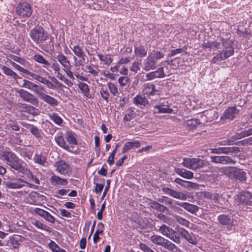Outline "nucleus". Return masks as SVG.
I'll return each mask as SVG.
<instances>
[{"mask_svg":"<svg viewBox=\"0 0 252 252\" xmlns=\"http://www.w3.org/2000/svg\"><path fill=\"white\" fill-rule=\"evenodd\" d=\"M222 51L218 53L211 60V63H216L217 62L224 60L234 53L233 42L228 39L221 38Z\"/></svg>","mask_w":252,"mask_h":252,"instance_id":"obj_1","label":"nucleus"},{"mask_svg":"<svg viewBox=\"0 0 252 252\" xmlns=\"http://www.w3.org/2000/svg\"><path fill=\"white\" fill-rule=\"evenodd\" d=\"M3 159L6 161V163L13 169L22 173H24L27 170L21 163V160L12 152H4L2 155Z\"/></svg>","mask_w":252,"mask_h":252,"instance_id":"obj_2","label":"nucleus"},{"mask_svg":"<svg viewBox=\"0 0 252 252\" xmlns=\"http://www.w3.org/2000/svg\"><path fill=\"white\" fill-rule=\"evenodd\" d=\"M30 36L36 44L42 43L48 38V34L47 32L41 27L35 28L31 30Z\"/></svg>","mask_w":252,"mask_h":252,"instance_id":"obj_3","label":"nucleus"},{"mask_svg":"<svg viewBox=\"0 0 252 252\" xmlns=\"http://www.w3.org/2000/svg\"><path fill=\"white\" fill-rule=\"evenodd\" d=\"M158 232L163 235L169 238L176 243L179 244L181 242L180 237L175 235L176 231L172 228L162 224L159 226Z\"/></svg>","mask_w":252,"mask_h":252,"instance_id":"obj_4","label":"nucleus"},{"mask_svg":"<svg viewBox=\"0 0 252 252\" xmlns=\"http://www.w3.org/2000/svg\"><path fill=\"white\" fill-rule=\"evenodd\" d=\"M16 11L18 15L29 17L32 14L31 6L26 2H20L16 7Z\"/></svg>","mask_w":252,"mask_h":252,"instance_id":"obj_5","label":"nucleus"},{"mask_svg":"<svg viewBox=\"0 0 252 252\" xmlns=\"http://www.w3.org/2000/svg\"><path fill=\"white\" fill-rule=\"evenodd\" d=\"M17 93L19 94V96L25 101L30 102L33 105L37 104L38 103L37 98L34 95L30 93L28 91L23 89H20L17 91Z\"/></svg>","mask_w":252,"mask_h":252,"instance_id":"obj_6","label":"nucleus"},{"mask_svg":"<svg viewBox=\"0 0 252 252\" xmlns=\"http://www.w3.org/2000/svg\"><path fill=\"white\" fill-rule=\"evenodd\" d=\"M27 182L21 178H17L10 180L5 182L7 187L12 189H19L25 187Z\"/></svg>","mask_w":252,"mask_h":252,"instance_id":"obj_7","label":"nucleus"},{"mask_svg":"<svg viewBox=\"0 0 252 252\" xmlns=\"http://www.w3.org/2000/svg\"><path fill=\"white\" fill-rule=\"evenodd\" d=\"M165 74L163 67L158 68L156 71H152L146 74L145 80L150 81L156 78H162L165 77Z\"/></svg>","mask_w":252,"mask_h":252,"instance_id":"obj_8","label":"nucleus"},{"mask_svg":"<svg viewBox=\"0 0 252 252\" xmlns=\"http://www.w3.org/2000/svg\"><path fill=\"white\" fill-rule=\"evenodd\" d=\"M210 158L211 162L217 163L226 164H235L236 162L228 156H211Z\"/></svg>","mask_w":252,"mask_h":252,"instance_id":"obj_9","label":"nucleus"},{"mask_svg":"<svg viewBox=\"0 0 252 252\" xmlns=\"http://www.w3.org/2000/svg\"><path fill=\"white\" fill-rule=\"evenodd\" d=\"M239 113V110L235 107H230L225 110L221 119L233 120Z\"/></svg>","mask_w":252,"mask_h":252,"instance_id":"obj_10","label":"nucleus"},{"mask_svg":"<svg viewBox=\"0 0 252 252\" xmlns=\"http://www.w3.org/2000/svg\"><path fill=\"white\" fill-rule=\"evenodd\" d=\"M237 201L246 205L252 204V195L249 191H244L237 196Z\"/></svg>","mask_w":252,"mask_h":252,"instance_id":"obj_11","label":"nucleus"},{"mask_svg":"<svg viewBox=\"0 0 252 252\" xmlns=\"http://www.w3.org/2000/svg\"><path fill=\"white\" fill-rule=\"evenodd\" d=\"M55 166L56 170L61 174H66L71 171L69 165L63 160H60L56 162Z\"/></svg>","mask_w":252,"mask_h":252,"instance_id":"obj_12","label":"nucleus"},{"mask_svg":"<svg viewBox=\"0 0 252 252\" xmlns=\"http://www.w3.org/2000/svg\"><path fill=\"white\" fill-rule=\"evenodd\" d=\"M157 62L154 61L149 55L143 62V69L146 71L154 70L156 68Z\"/></svg>","mask_w":252,"mask_h":252,"instance_id":"obj_13","label":"nucleus"},{"mask_svg":"<svg viewBox=\"0 0 252 252\" xmlns=\"http://www.w3.org/2000/svg\"><path fill=\"white\" fill-rule=\"evenodd\" d=\"M173 110L170 108L168 105L163 104L156 105L154 107L155 113H172Z\"/></svg>","mask_w":252,"mask_h":252,"instance_id":"obj_14","label":"nucleus"},{"mask_svg":"<svg viewBox=\"0 0 252 252\" xmlns=\"http://www.w3.org/2000/svg\"><path fill=\"white\" fill-rule=\"evenodd\" d=\"M30 75L32 78L37 80V81H39L40 82L46 85L49 88L53 89L54 88V85H53V84L46 78L42 77L40 76L37 75L36 74L32 73V72L31 73V74Z\"/></svg>","mask_w":252,"mask_h":252,"instance_id":"obj_15","label":"nucleus"},{"mask_svg":"<svg viewBox=\"0 0 252 252\" xmlns=\"http://www.w3.org/2000/svg\"><path fill=\"white\" fill-rule=\"evenodd\" d=\"M51 183L55 186L59 185L65 186L68 184V181L66 179H63L60 177L53 175L50 178Z\"/></svg>","mask_w":252,"mask_h":252,"instance_id":"obj_16","label":"nucleus"},{"mask_svg":"<svg viewBox=\"0 0 252 252\" xmlns=\"http://www.w3.org/2000/svg\"><path fill=\"white\" fill-rule=\"evenodd\" d=\"M175 172L184 178L191 179L193 177V173L190 171L182 168H175Z\"/></svg>","mask_w":252,"mask_h":252,"instance_id":"obj_17","label":"nucleus"},{"mask_svg":"<svg viewBox=\"0 0 252 252\" xmlns=\"http://www.w3.org/2000/svg\"><path fill=\"white\" fill-rule=\"evenodd\" d=\"M143 87L144 93L147 95H153L157 92L155 86L151 83L144 84Z\"/></svg>","mask_w":252,"mask_h":252,"instance_id":"obj_18","label":"nucleus"},{"mask_svg":"<svg viewBox=\"0 0 252 252\" xmlns=\"http://www.w3.org/2000/svg\"><path fill=\"white\" fill-rule=\"evenodd\" d=\"M56 59L63 66V68L67 69L68 67H71V65L67 57L63 54H60L57 56Z\"/></svg>","mask_w":252,"mask_h":252,"instance_id":"obj_19","label":"nucleus"},{"mask_svg":"<svg viewBox=\"0 0 252 252\" xmlns=\"http://www.w3.org/2000/svg\"><path fill=\"white\" fill-rule=\"evenodd\" d=\"M236 168V167L234 166L224 167L220 168L219 171L220 173L228 176L231 179H232L234 174L235 173Z\"/></svg>","mask_w":252,"mask_h":252,"instance_id":"obj_20","label":"nucleus"},{"mask_svg":"<svg viewBox=\"0 0 252 252\" xmlns=\"http://www.w3.org/2000/svg\"><path fill=\"white\" fill-rule=\"evenodd\" d=\"M232 179L245 181L247 179L246 173L242 169L236 167Z\"/></svg>","mask_w":252,"mask_h":252,"instance_id":"obj_21","label":"nucleus"},{"mask_svg":"<svg viewBox=\"0 0 252 252\" xmlns=\"http://www.w3.org/2000/svg\"><path fill=\"white\" fill-rule=\"evenodd\" d=\"M140 146V142L139 141H134V142H126L122 149V153H126L127 151L133 149V148H139Z\"/></svg>","mask_w":252,"mask_h":252,"instance_id":"obj_22","label":"nucleus"},{"mask_svg":"<svg viewBox=\"0 0 252 252\" xmlns=\"http://www.w3.org/2000/svg\"><path fill=\"white\" fill-rule=\"evenodd\" d=\"M177 204L191 213H194L198 210L197 206L188 203L178 202Z\"/></svg>","mask_w":252,"mask_h":252,"instance_id":"obj_23","label":"nucleus"},{"mask_svg":"<svg viewBox=\"0 0 252 252\" xmlns=\"http://www.w3.org/2000/svg\"><path fill=\"white\" fill-rule=\"evenodd\" d=\"M150 240L155 245L163 247L166 239L159 235H154L150 237Z\"/></svg>","mask_w":252,"mask_h":252,"instance_id":"obj_24","label":"nucleus"},{"mask_svg":"<svg viewBox=\"0 0 252 252\" xmlns=\"http://www.w3.org/2000/svg\"><path fill=\"white\" fill-rule=\"evenodd\" d=\"M21 109L22 111L28 113L33 116H36L38 114L37 109L32 106L26 104H22Z\"/></svg>","mask_w":252,"mask_h":252,"instance_id":"obj_25","label":"nucleus"},{"mask_svg":"<svg viewBox=\"0 0 252 252\" xmlns=\"http://www.w3.org/2000/svg\"><path fill=\"white\" fill-rule=\"evenodd\" d=\"M71 49L76 56L84 60V57L86 55L82 47L76 45L73 47H71Z\"/></svg>","mask_w":252,"mask_h":252,"instance_id":"obj_26","label":"nucleus"},{"mask_svg":"<svg viewBox=\"0 0 252 252\" xmlns=\"http://www.w3.org/2000/svg\"><path fill=\"white\" fill-rule=\"evenodd\" d=\"M41 100L52 107H56L59 104V102L56 99L46 94H44Z\"/></svg>","mask_w":252,"mask_h":252,"instance_id":"obj_27","label":"nucleus"},{"mask_svg":"<svg viewBox=\"0 0 252 252\" xmlns=\"http://www.w3.org/2000/svg\"><path fill=\"white\" fill-rule=\"evenodd\" d=\"M218 220L222 225H231L233 222L232 220L225 215L219 216Z\"/></svg>","mask_w":252,"mask_h":252,"instance_id":"obj_28","label":"nucleus"},{"mask_svg":"<svg viewBox=\"0 0 252 252\" xmlns=\"http://www.w3.org/2000/svg\"><path fill=\"white\" fill-rule=\"evenodd\" d=\"M97 56L98 57L100 61L105 65H109L113 61V59L111 57V56L108 54H99L97 55Z\"/></svg>","mask_w":252,"mask_h":252,"instance_id":"obj_29","label":"nucleus"},{"mask_svg":"<svg viewBox=\"0 0 252 252\" xmlns=\"http://www.w3.org/2000/svg\"><path fill=\"white\" fill-rule=\"evenodd\" d=\"M134 103L137 106H145L148 104V100L144 96L136 95L133 99Z\"/></svg>","mask_w":252,"mask_h":252,"instance_id":"obj_30","label":"nucleus"},{"mask_svg":"<svg viewBox=\"0 0 252 252\" xmlns=\"http://www.w3.org/2000/svg\"><path fill=\"white\" fill-rule=\"evenodd\" d=\"M26 127L28 128L30 132L36 137L39 138L41 136V130L38 129L37 126L30 124H28Z\"/></svg>","mask_w":252,"mask_h":252,"instance_id":"obj_31","label":"nucleus"},{"mask_svg":"<svg viewBox=\"0 0 252 252\" xmlns=\"http://www.w3.org/2000/svg\"><path fill=\"white\" fill-rule=\"evenodd\" d=\"M134 53L137 57L143 58L146 56L147 50H146L142 46L136 47H134Z\"/></svg>","mask_w":252,"mask_h":252,"instance_id":"obj_32","label":"nucleus"},{"mask_svg":"<svg viewBox=\"0 0 252 252\" xmlns=\"http://www.w3.org/2000/svg\"><path fill=\"white\" fill-rule=\"evenodd\" d=\"M33 59L34 61L37 62V63L42 64L44 67L47 68L48 66H50V64L44 58L40 55H35L33 56Z\"/></svg>","mask_w":252,"mask_h":252,"instance_id":"obj_33","label":"nucleus"},{"mask_svg":"<svg viewBox=\"0 0 252 252\" xmlns=\"http://www.w3.org/2000/svg\"><path fill=\"white\" fill-rule=\"evenodd\" d=\"M2 69L3 71V72L6 75L12 77L15 80H17V79H21V77H20L17 74V73H16L12 70H11L9 68L7 67V66H3L2 67Z\"/></svg>","mask_w":252,"mask_h":252,"instance_id":"obj_34","label":"nucleus"},{"mask_svg":"<svg viewBox=\"0 0 252 252\" xmlns=\"http://www.w3.org/2000/svg\"><path fill=\"white\" fill-rule=\"evenodd\" d=\"M201 124L200 121L197 119H191L186 122L187 126L191 129L195 128Z\"/></svg>","mask_w":252,"mask_h":252,"instance_id":"obj_35","label":"nucleus"},{"mask_svg":"<svg viewBox=\"0 0 252 252\" xmlns=\"http://www.w3.org/2000/svg\"><path fill=\"white\" fill-rule=\"evenodd\" d=\"M55 141L57 144L63 149H67L69 148L68 145L66 144L62 135H59L55 137Z\"/></svg>","mask_w":252,"mask_h":252,"instance_id":"obj_36","label":"nucleus"},{"mask_svg":"<svg viewBox=\"0 0 252 252\" xmlns=\"http://www.w3.org/2000/svg\"><path fill=\"white\" fill-rule=\"evenodd\" d=\"M194 160L192 170H196L204 166L205 163L203 160L197 158H194Z\"/></svg>","mask_w":252,"mask_h":252,"instance_id":"obj_37","label":"nucleus"},{"mask_svg":"<svg viewBox=\"0 0 252 252\" xmlns=\"http://www.w3.org/2000/svg\"><path fill=\"white\" fill-rule=\"evenodd\" d=\"M34 161L35 163H38L42 166H45L47 163L45 157L42 154H35Z\"/></svg>","mask_w":252,"mask_h":252,"instance_id":"obj_38","label":"nucleus"},{"mask_svg":"<svg viewBox=\"0 0 252 252\" xmlns=\"http://www.w3.org/2000/svg\"><path fill=\"white\" fill-rule=\"evenodd\" d=\"M32 224L36 226L37 228L40 229L41 230H43L46 231L50 232L51 228L47 226L46 225L42 223L40 221L37 220H35L34 222H32Z\"/></svg>","mask_w":252,"mask_h":252,"instance_id":"obj_39","label":"nucleus"},{"mask_svg":"<svg viewBox=\"0 0 252 252\" xmlns=\"http://www.w3.org/2000/svg\"><path fill=\"white\" fill-rule=\"evenodd\" d=\"M21 238V237L19 235H14L10 238V243L14 248L18 247Z\"/></svg>","mask_w":252,"mask_h":252,"instance_id":"obj_40","label":"nucleus"},{"mask_svg":"<svg viewBox=\"0 0 252 252\" xmlns=\"http://www.w3.org/2000/svg\"><path fill=\"white\" fill-rule=\"evenodd\" d=\"M157 218L159 219L162 222L166 223L168 225H171L173 222V220L172 218H169L163 214H159L157 216Z\"/></svg>","mask_w":252,"mask_h":252,"instance_id":"obj_41","label":"nucleus"},{"mask_svg":"<svg viewBox=\"0 0 252 252\" xmlns=\"http://www.w3.org/2000/svg\"><path fill=\"white\" fill-rule=\"evenodd\" d=\"M150 57H151L154 61L157 62V60H160L163 58L164 56V54L160 51H155L153 53H150L149 54Z\"/></svg>","mask_w":252,"mask_h":252,"instance_id":"obj_42","label":"nucleus"},{"mask_svg":"<svg viewBox=\"0 0 252 252\" xmlns=\"http://www.w3.org/2000/svg\"><path fill=\"white\" fill-rule=\"evenodd\" d=\"M10 64L14 68H15L17 70H19L20 72H22L23 73H25V74L29 75L31 74V72L29 70H27V69H26L21 67V66H20L18 64L16 63L15 62H12V61H10Z\"/></svg>","mask_w":252,"mask_h":252,"instance_id":"obj_43","label":"nucleus"},{"mask_svg":"<svg viewBox=\"0 0 252 252\" xmlns=\"http://www.w3.org/2000/svg\"><path fill=\"white\" fill-rule=\"evenodd\" d=\"M173 216L179 224L187 227H189V222L188 220L176 215Z\"/></svg>","mask_w":252,"mask_h":252,"instance_id":"obj_44","label":"nucleus"},{"mask_svg":"<svg viewBox=\"0 0 252 252\" xmlns=\"http://www.w3.org/2000/svg\"><path fill=\"white\" fill-rule=\"evenodd\" d=\"M194 158H184L182 165L188 168L192 169Z\"/></svg>","mask_w":252,"mask_h":252,"instance_id":"obj_45","label":"nucleus"},{"mask_svg":"<svg viewBox=\"0 0 252 252\" xmlns=\"http://www.w3.org/2000/svg\"><path fill=\"white\" fill-rule=\"evenodd\" d=\"M78 86L81 91L85 94V95L87 96L90 92V89L88 85L86 83L79 82L78 84Z\"/></svg>","mask_w":252,"mask_h":252,"instance_id":"obj_46","label":"nucleus"},{"mask_svg":"<svg viewBox=\"0 0 252 252\" xmlns=\"http://www.w3.org/2000/svg\"><path fill=\"white\" fill-rule=\"evenodd\" d=\"M189 243L193 244L196 245L197 243V240L194 235L193 233H188V234L186 236V237L184 238Z\"/></svg>","mask_w":252,"mask_h":252,"instance_id":"obj_47","label":"nucleus"},{"mask_svg":"<svg viewBox=\"0 0 252 252\" xmlns=\"http://www.w3.org/2000/svg\"><path fill=\"white\" fill-rule=\"evenodd\" d=\"M163 247L172 252H175L177 249V247L174 244L167 239H166V241H165Z\"/></svg>","mask_w":252,"mask_h":252,"instance_id":"obj_48","label":"nucleus"},{"mask_svg":"<svg viewBox=\"0 0 252 252\" xmlns=\"http://www.w3.org/2000/svg\"><path fill=\"white\" fill-rule=\"evenodd\" d=\"M151 206L153 209H156L160 212H164L165 209H166V207H165L164 205H161L158 203V202L155 201L152 202L151 203Z\"/></svg>","mask_w":252,"mask_h":252,"instance_id":"obj_49","label":"nucleus"},{"mask_svg":"<svg viewBox=\"0 0 252 252\" xmlns=\"http://www.w3.org/2000/svg\"><path fill=\"white\" fill-rule=\"evenodd\" d=\"M212 153L214 154H229V151L228 150V147H219L218 148H214L212 149Z\"/></svg>","mask_w":252,"mask_h":252,"instance_id":"obj_50","label":"nucleus"},{"mask_svg":"<svg viewBox=\"0 0 252 252\" xmlns=\"http://www.w3.org/2000/svg\"><path fill=\"white\" fill-rule=\"evenodd\" d=\"M51 120H52L55 124L60 125L63 123L62 119L56 113H53L49 116Z\"/></svg>","mask_w":252,"mask_h":252,"instance_id":"obj_51","label":"nucleus"},{"mask_svg":"<svg viewBox=\"0 0 252 252\" xmlns=\"http://www.w3.org/2000/svg\"><path fill=\"white\" fill-rule=\"evenodd\" d=\"M199 185L195 183L186 181L184 188L188 189H198Z\"/></svg>","mask_w":252,"mask_h":252,"instance_id":"obj_52","label":"nucleus"},{"mask_svg":"<svg viewBox=\"0 0 252 252\" xmlns=\"http://www.w3.org/2000/svg\"><path fill=\"white\" fill-rule=\"evenodd\" d=\"M10 128L14 131H19L20 126L17 123L11 121L6 125V129H10Z\"/></svg>","mask_w":252,"mask_h":252,"instance_id":"obj_53","label":"nucleus"},{"mask_svg":"<svg viewBox=\"0 0 252 252\" xmlns=\"http://www.w3.org/2000/svg\"><path fill=\"white\" fill-rule=\"evenodd\" d=\"M50 248L54 252H65V251L61 249L55 242L52 241L49 245Z\"/></svg>","mask_w":252,"mask_h":252,"instance_id":"obj_54","label":"nucleus"},{"mask_svg":"<svg viewBox=\"0 0 252 252\" xmlns=\"http://www.w3.org/2000/svg\"><path fill=\"white\" fill-rule=\"evenodd\" d=\"M108 87L110 91V92L113 94L116 95L118 93V89L117 86L111 82H109L107 83Z\"/></svg>","mask_w":252,"mask_h":252,"instance_id":"obj_55","label":"nucleus"},{"mask_svg":"<svg viewBox=\"0 0 252 252\" xmlns=\"http://www.w3.org/2000/svg\"><path fill=\"white\" fill-rule=\"evenodd\" d=\"M173 197L176 199L185 200L186 199V195L181 192H179L174 190L173 192Z\"/></svg>","mask_w":252,"mask_h":252,"instance_id":"obj_56","label":"nucleus"},{"mask_svg":"<svg viewBox=\"0 0 252 252\" xmlns=\"http://www.w3.org/2000/svg\"><path fill=\"white\" fill-rule=\"evenodd\" d=\"M67 140L70 144L76 145L77 144V141L76 138H75V137L71 132L68 133L67 136Z\"/></svg>","mask_w":252,"mask_h":252,"instance_id":"obj_57","label":"nucleus"},{"mask_svg":"<svg viewBox=\"0 0 252 252\" xmlns=\"http://www.w3.org/2000/svg\"><path fill=\"white\" fill-rule=\"evenodd\" d=\"M140 69V63L138 62H134L130 67V70L135 73H137Z\"/></svg>","mask_w":252,"mask_h":252,"instance_id":"obj_58","label":"nucleus"},{"mask_svg":"<svg viewBox=\"0 0 252 252\" xmlns=\"http://www.w3.org/2000/svg\"><path fill=\"white\" fill-rule=\"evenodd\" d=\"M139 248L144 252H155L151 248L143 243H140Z\"/></svg>","mask_w":252,"mask_h":252,"instance_id":"obj_59","label":"nucleus"},{"mask_svg":"<svg viewBox=\"0 0 252 252\" xmlns=\"http://www.w3.org/2000/svg\"><path fill=\"white\" fill-rule=\"evenodd\" d=\"M135 117V113L133 111L126 114L124 117V121H130Z\"/></svg>","mask_w":252,"mask_h":252,"instance_id":"obj_60","label":"nucleus"},{"mask_svg":"<svg viewBox=\"0 0 252 252\" xmlns=\"http://www.w3.org/2000/svg\"><path fill=\"white\" fill-rule=\"evenodd\" d=\"M87 72L93 75L94 76H97L99 73V69L95 70L91 66L87 65L86 66Z\"/></svg>","mask_w":252,"mask_h":252,"instance_id":"obj_61","label":"nucleus"},{"mask_svg":"<svg viewBox=\"0 0 252 252\" xmlns=\"http://www.w3.org/2000/svg\"><path fill=\"white\" fill-rule=\"evenodd\" d=\"M43 218L51 223H54L55 221V218L52 215L50 214L48 212H46L45 215L43 217Z\"/></svg>","mask_w":252,"mask_h":252,"instance_id":"obj_62","label":"nucleus"},{"mask_svg":"<svg viewBox=\"0 0 252 252\" xmlns=\"http://www.w3.org/2000/svg\"><path fill=\"white\" fill-rule=\"evenodd\" d=\"M128 80L129 79L126 76L120 77L118 79L119 83L122 86H125L127 84Z\"/></svg>","mask_w":252,"mask_h":252,"instance_id":"obj_63","label":"nucleus"},{"mask_svg":"<svg viewBox=\"0 0 252 252\" xmlns=\"http://www.w3.org/2000/svg\"><path fill=\"white\" fill-rule=\"evenodd\" d=\"M176 230L178 233L183 238L186 237V236L188 233L187 230L182 227H177Z\"/></svg>","mask_w":252,"mask_h":252,"instance_id":"obj_64","label":"nucleus"}]
</instances>
